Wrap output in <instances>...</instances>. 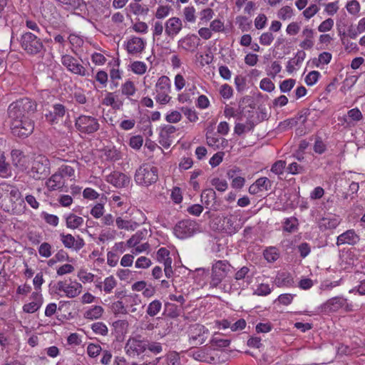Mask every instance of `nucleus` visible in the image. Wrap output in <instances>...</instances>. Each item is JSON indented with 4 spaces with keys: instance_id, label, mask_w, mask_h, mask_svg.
<instances>
[{
    "instance_id": "nucleus-55",
    "label": "nucleus",
    "mask_w": 365,
    "mask_h": 365,
    "mask_svg": "<svg viewBox=\"0 0 365 365\" xmlns=\"http://www.w3.org/2000/svg\"><path fill=\"white\" fill-rule=\"evenodd\" d=\"M39 255L43 257H49L51 255V246L48 242H43L38 248Z\"/></svg>"
},
{
    "instance_id": "nucleus-12",
    "label": "nucleus",
    "mask_w": 365,
    "mask_h": 365,
    "mask_svg": "<svg viewBox=\"0 0 365 365\" xmlns=\"http://www.w3.org/2000/svg\"><path fill=\"white\" fill-rule=\"evenodd\" d=\"M346 302V299L340 297H335L321 305L320 310L323 313L334 312L338 311L344 307Z\"/></svg>"
},
{
    "instance_id": "nucleus-18",
    "label": "nucleus",
    "mask_w": 365,
    "mask_h": 365,
    "mask_svg": "<svg viewBox=\"0 0 365 365\" xmlns=\"http://www.w3.org/2000/svg\"><path fill=\"white\" fill-rule=\"evenodd\" d=\"M66 113V108L63 105L57 103L53 106L51 110L45 115V118L47 121L51 123H58Z\"/></svg>"
},
{
    "instance_id": "nucleus-47",
    "label": "nucleus",
    "mask_w": 365,
    "mask_h": 365,
    "mask_svg": "<svg viewBox=\"0 0 365 365\" xmlns=\"http://www.w3.org/2000/svg\"><path fill=\"white\" fill-rule=\"evenodd\" d=\"M293 15L292 9L289 6H283L278 11L277 16L282 20L290 19Z\"/></svg>"
},
{
    "instance_id": "nucleus-11",
    "label": "nucleus",
    "mask_w": 365,
    "mask_h": 365,
    "mask_svg": "<svg viewBox=\"0 0 365 365\" xmlns=\"http://www.w3.org/2000/svg\"><path fill=\"white\" fill-rule=\"evenodd\" d=\"M146 42L140 37L131 36L125 44V49L129 54L135 55L140 53L145 49Z\"/></svg>"
},
{
    "instance_id": "nucleus-9",
    "label": "nucleus",
    "mask_w": 365,
    "mask_h": 365,
    "mask_svg": "<svg viewBox=\"0 0 365 365\" xmlns=\"http://www.w3.org/2000/svg\"><path fill=\"white\" fill-rule=\"evenodd\" d=\"M61 63L71 73L79 75L81 76H86L88 75V71L86 68L79 63L76 58L68 54L63 55L61 57Z\"/></svg>"
},
{
    "instance_id": "nucleus-1",
    "label": "nucleus",
    "mask_w": 365,
    "mask_h": 365,
    "mask_svg": "<svg viewBox=\"0 0 365 365\" xmlns=\"http://www.w3.org/2000/svg\"><path fill=\"white\" fill-rule=\"evenodd\" d=\"M36 110V102L29 98H20L9 105L8 115L14 135L24 138L33 133L34 123L31 117Z\"/></svg>"
},
{
    "instance_id": "nucleus-26",
    "label": "nucleus",
    "mask_w": 365,
    "mask_h": 365,
    "mask_svg": "<svg viewBox=\"0 0 365 365\" xmlns=\"http://www.w3.org/2000/svg\"><path fill=\"white\" fill-rule=\"evenodd\" d=\"M340 223L339 218L333 217H323L319 222V227L324 230L335 229Z\"/></svg>"
},
{
    "instance_id": "nucleus-24",
    "label": "nucleus",
    "mask_w": 365,
    "mask_h": 365,
    "mask_svg": "<svg viewBox=\"0 0 365 365\" xmlns=\"http://www.w3.org/2000/svg\"><path fill=\"white\" fill-rule=\"evenodd\" d=\"M306 53L304 51H298L294 58L287 62V71L292 73L295 70L294 65H299L305 58Z\"/></svg>"
},
{
    "instance_id": "nucleus-13",
    "label": "nucleus",
    "mask_w": 365,
    "mask_h": 365,
    "mask_svg": "<svg viewBox=\"0 0 365 365\" xmlns=\"http://www.w3.org/2000/svg\"><path fill=\"white\" fill-rule=\"evenodd\" d=\"M106 180L116 187H125L130 182V178L123 173L113 171L106 176Z\"/></svg>"
},
{
    "instance_id": "nucleus-51",
    "label": "nucleus",
    "mask_w": 365,
    "mask_h": 365,
    "mask_svg": "<svg viewBox=\"0 0 365 365\" xmlns=\"http://www.w3.org/2000/svg\"><path fill=\"white\" fill-rule=\"evenodd\" d=\"M102 351V349L100 345L95 344H90L87 347V353L91 358H95Z\"/></svg>"
},
{
    "instance_id": "nucleus-56",
    "label": "nucleus",
    "mask_w": 365,
    "mask_h": 365,
    "mask_svg": "<svg viewBox=\"0 0 365 365\" xmlns=\"http://www.w3.org/2000/svg\"><path fill=\"white\" fill-rule=\"evenodd\" d=\"M236 22L239 25V28L242 31H245L250 29V22H248V19L244 16H239L236 18Z\"/></svg>"
},
{
    "instance_id": "nucleus-64",
    "label": "nucleus",
    "mask_w": 365,
    "mask_h": 365,
    "mask_svg": "<svg viewBox=\"0 0 365 365\" xmlns=\"http://www.w3.org/2000/svg\"><path fill=\"white\" fill-rule=\"evenodd\" d=\"M195 9L193 6H187L184 9V16L188 22H194L195 21Z\"/></svg>"
},
{
    "instance_id": "nucleus-49",
    "label": "nucleus",
    "mask_w": 365,
    "mask_h": 365,
    "mask_svg": "<svg viewBox=\"0 0 365 365\" xmlns=\"http://www.w3.org/2000/svg\"><path fill=\"white\" fill-rule=\"evenodd\" d=\"M331 59V54L329 52H323L319 55L318 58H314L313 63L317 61V66H319L320 63L328 64Z\"/></svg>"
},
{
    "instance_id": "nucleus-37",
    "label": "nucleus",
    "mask_w": 365,
    "mask_h": 365,
    "mask_svg": "<svg viewBox=\"0 0 365 365\" xmlns=\"http://www.w3.org/2000/svg\"><path fill=\"white\" fill-rule=\"evenodd\" d=\"M190 355L199 361H208V354L203 349L190 350Z\"/></svg>"
},
{
    "instance_id": "nucleus-44",
    "label": "nucleus",
    "mask_w": 365,
    "mask_h": 365,
    "mask_svg": "<svg viewBox=\"0 0 365 365\" xmlns=\"http://www.w3.org/2000/svg\"><path fill=\"white\" fill-rule=\"evenodd\" d=\"M298 225L297 220L295 217L286 219L284 225V230L292 232L297 230Z\"/></svg>"
},
{
    "instance_id": "nucleus-10",
    "label": "nucleus",
    "mask_w": 365,
    "mask_h": 365,
    "mask_svg": "<svg viewBox=\"0 0 365 365\" xmlns=\"http://www.w3.org/2000/svg\"><path fill=\"white\" fill-rule=\"evenodd\" d=\"M60 239L66 248L80 250L85 245V242L79 235L75 238L71 234H60Z\"/></svg>"
},
{
    "instance_id": "nucleus-54",
    "label": "nucleus",
    "mask_w": 365,
    "mask_h": 365,
    "mask_svg": "<svg viewBox=\"0 0 365 365\" xmlns=\"http://www.w3.org/2000/svg\"><path fill=\"white\" fill-rule=\"evenodd\" d=\"M319 76V71H312L305 77V82L308 86H313L318 81Z\"/></svg>"
},
{
    "instance_id": "nucleus-61",
    "label": "nucleus",
    "mask_w": 365,
    "mask_h": 365,
    "mask_svg": "<svg viewBox=\"0 0 365 365\" xmlns=\"http://www.w3.org/2000/svg\"><path fill=\"white\" fill-rule=\"evenodd\" d=\"M285 165H286L285 161L278 160L272 165L271 171L276 175L282 174L284 169L285 168Z\"/></svg>"
},
{
    "instance_id": "nucleus-33",
    "label": "nucleus",
    "mask_w": 365,
    "mask_h": 365,
    "mask_svg": "<svg viewBox=\"0 0 365 365\" xmlns=\"http://www.w3.org/2000/svg\"><path fill=\"white\" fill-rule=\"evenodd\" d=\"M162 309V303L158 299H155L153 302H151L147 308L146 313L150 317H155L156 316L161 310Z\"/></svg>"
},
{
    "instance_id": "nucleus-2",
    "label": "nucleus",
    "mask_w": 365,
    "mask_h": 365,
    "mask_svg": "<svg viewBox=\"0 0 365 365\" xmlns=\"http://www.w3.org/2000/svg\"><path fill=\"white\" fill-rule=\"evenodd\" d=\"M20 44L22 49L30 56H43L46 52L41 39L31 32H26L21 35Z\"/></svg>"
},
{
    "instance_id": "nucleus-63",
    "label": "nucleus",
    "mask_w": 365,
    "mask_h": 365,
    "mask_svg": "<svg viewBox=\"0 0 365 365\" xmlns=\"http://www.w3.org/2000/svg\"><path fill=\"white\" fill-rule=\"evenodd\" d=\"M274 40V36L271 32L263 33L259 37V42L262 45L269 46Z\"/></svg>"
},
{
    "instance_id": "nucleus-14",
    "label": "nucleus",
    "mask_w": 365,
    "mask_h": 365,
    "mask_svg": "<svg viewBox=\"0 0 365 365\" xmlns=\"http://www.w3.org/2000/svg\"><path fill=\"white\" fill-rule=\"evenodd\" d=\"M182 28V21L178 17H172L165 23V32L169 37L173 38L179 34Z\"/></svg>"
},
{
    "instance_id": "nucleus-25",
    "label": "nucleus",
    "mask_w": 365,
    "mask_h": 365,
    "mask_svg": "<svg viewBox=\"0 0 365 365\" xmlns=\"http://www.w3.org/2000/svg\"><path fill=\"white\" fill-rule=\"evenodd\" d=\"M181 311V307L175 304L167 302L165 304L163 314L170 318L175 319L180 316Z\"/></svg>"
},
{
    "instance_id": "nucleus-39",
    "label": "nucleus",
    "mask_w": 365,
    "mask_h": 365,
    "mask_svg": "<svg viewBox=\"0 0 365 365\" xmlns=\"http://www.w3.org/2000/svg\"><path fill=\"white\" fill-rule=\"evenodd\" d=\"M347 118L351 120L359 121L362 119L361 112L358 108H353L348 111L347 116L344 118V122L349 123Z\"/></svg>"
},
{
    "instance_id": "nucleus-62",
    "label": "nucleus",
    "mask_w": 365,
    "mask_h": 365,
    "mask_svg": "<svg viewBox=\"0 0 365 365\" xmlns=\"http://www.w3.org/2000/svg\"><path fill=\"white\" fill-rule=\"evenodd\" d=\"M142 239L143 232H138L127 241V246L128 247H133L139 244Z\"/></svg>"
},
{
    "instance_id": "nucleus-48",
    "label": "nucleus",
    "mask_w": 365,
    "mask_h": 365,
    "mask_svg": "<svg viewBox=\"0 0 365 365\" xmlns=\"http://www.w3.org/2000/svg\"><path fill=\"white\" fill-rule=\"evenodd\" d=\"M58 172L61 173V175L64 177H73L74 176L75 173V168L74 167L68 165H62L58 168Z\"/></svg>"
},
{
    "instance_id": "nucleus-58",
    "label": "nucleus",
    "mask_w": 365,
    "mask_h": 365,
    "mask_svg": "<svg viewBox=\"0 0 365 365\" xmlns=\"http://www.w3.org/2000/svg\"><path fill=\"white\" fill-rule=\"evenodd\" d=\"M41 217L48 224L51 225L56 227L58 224V217L56 215L43 212L41 213Z\"/></svg>"
},
{
    "instance_id": "nucleus-4",
    "label": "nucleus",
    "mask_w": 365,
    "mask_h": 365,
    "mask_svg": "<svg viewBox=\"0 0 365 365\" xmlns=\"http://www.w3.org/2000/svg\"><path fill=\"white\" fill-rule=\"evenodd\" d=\"M50 161L43 155H39L33 162L29 175L34 180L46 179L50 175Z\"/></svg>"
},
{
    "instance_id": "nucleus-22",
    "label": "nucleus",
    "mask_w": 365,
    "mask_h": 365,
    "mask_svg": "<svg viewBox=\"0 0 365 365\" xmlns=\"http://www.w3.org/2000/svg\"><path fill=\"white\" fill-rule=\"evenodd\" d=\"M63 178V177L58 171L52 175L46 182V186L48 190H56L61 188L64 184Z\"/></svg>"
},
{
    "instance_id": "nucleus-27",
    "label": "nucleus",
    "mask_w": 365,
    "mask_h": 365,
    "mask_svg": "<svg viewBox=\"0 0 365 365\" xmlns=\"http://www.w3.org/2000/svg\"><path fill=\"white\" fill-rule=\"evenodd\" d=\"M250 269L248 267L244 266L237 270L234 276L235 279L237 281L244 280L249 284L251 282L252 275H249Z\"/></svg>"
},
{
    "instance_id": "nucleus-19",
    "label": "nucleus",
    "mask_w": 365,
    "mask_h": 365,
    "mask_svg": "<svg viewBox=\"0 0 365 365\" xmlns=\"http://www.w3.org/2000/svg\"><path fill=\"white\" fill-rule=\"evenodd\" d=\"M237 221L236 217L233 215L224 217L222 220L221 227L227 233L230 235L235 234L240 228Z\"/></svg>"
},
{
    "instance_id": "nucleus-57",
    "label": "nucleus",
    "mask_w": 365,
    "mask_h": 365,
    "mask_svg": "<svg viewBox=\"0 0 365 365\" xmlns=\"http://www.w3.org/2000/svg\"><path fill=\"white\" fill-rule=\"evenodd\" d=\"M271 292L272 289L269 287V284H260L255 291L254 294L259 296H267L270 294Z\"/></svg>"
},
{
    "instance_id": "nucleus-5",
    "label": "nucleus",
    "mask_w": 365,
    "mask_h": 365,
    "mask_svg": "<svg viewBox=\"0 0 365 365\" xmlns=\"http://www.w3.org/2000/svg\"><path fill=\"white\" fill-rule=\"evenodd\" d=\"M232 266L227 260H218L212 264L210 285L217 287L230 272Z\"/></svg>"
},
{
    "instance_id": "nucleus-28",
    "label": "nucleus",
    "mask_w": 365,
    "mask_h": 365,
    "mask_svg": "<svg viewBox=\"0 0 365 365\" xmlns=\"http://www.w3.org/2000/svg\"><path fill=\"white\" fill-rule=\"evenodd\" d=\"M236 173H237V170H230L227 172V177L229 178L232 179V187L236 188V189H240L244 186L245 180L242 177L236 176Z\"/></svg>"
},
{
    "instance_id": "nucleus-20",
    "label": "nucleus",
    "mask_w": 365,
    "mask_h": 365,
    "mask_svg": "<svg viewBox=\"0 0 365 365\" xmlns=\"http://www.w3.org/2000/svg\"><path fill=\"white\" fill-rule=\"evenodd\" d=\"M274 282L278 287H291L294 286V278L290 273L286 272L278 273Z\"/></svg>"
},
{
    "instance_id": "nucleus-52",
    "label": "nucleus",
    "mask_w": 365,
    "mask_h": 365,
    "mask_svg": "<svg viewBox=\"0 0 365 365\" xmlns=\"http://www.w3.org/2000/svg\"><path fill=\"white\" fill-rule=\"evenodd\" d=\"M211 183L220 192H223L227 188V183L225 180H220L218 178H215L212 180Z\"/></svg>"
},
{
    "instance_id": "nucleus-38",
    "label": "nucleus",
    "mask_w": 365,
    "mask_h": 365,
    "mask_svg": "<svg viewBox=\"0 0 365 365\" xmlns=\"http://www.w3.org/2000/svg\"><path fill=\"white\" fill-rule=\"evenodd\" d=\"M111 310L112 312H113V314L117 316L118 314H128V311L125 308V307L124 306L123 302L121 301H117V302H113L112 304H111Z\"/></svg>"
},
{
    "instance_id": "nucleus-36",
    "label": "nucleus",
    "mask_w": 365,
    "mask_h": 365,
    "mask_svg": "<svg viewBox=\"0 0 365 365\" xmlns=\"http://www.w3.org/2000/svg\"><path fill=\"white\" fill-rule=\"evenodd\" d=\"M197 37L195 35H192V36H186L179 41V43L181 44V46L185 49L189 50L192 48H194L197 45L195 42V39H197Z\"/></svg>"
},
{
    "instance_id": "nucleus-15",
    "label": "nucleus",
    "mask_w": 365,
    "mask_h": 365,
    "mask_svg": "<svg viewBox=\"0 0 365 365\" xmlns=\"http://www.w3.org/2000/svg\"><path fill=\"white\" fill-rule=\"evenodd\" d=\"M359 240L360 237L356 232L354 230H349L337 237L336 245L341 246L345 244L354 245L357 244Z\"/></svg>"
},
{
    "instance_id": "nucleus-21",
    "label": "nucleus",
    "mask_w": 365,
    "mask_h": 365,
    "mask_svg": "<svg viewBox=\"0 0 365 365\" xmlns=\"http://www.w3.org/2000/svg\"><path fill=\"white\" fill-rule=\"evenodd\" d=\"M11 161L14 166L19 170H24L26 165L25 155L18 149H14L11 152Z\"/></svg>"
},
{
    "instance_id": "nucleus-31",
    "label": "nucleus",
    "mask_w": 365,
    "mask_h": 365,
    "mask_svg": "<svg viewBox=\"0 0 365 365\" xmlns=\"http://www.w3.org/2000/svg\"><path fill=\"white\" fill-rule=\"evenodd\" d=\"M82 286L77 282H71L67 285L66 294L70 298H73L78 296L81 292Z\"/></svg>"
},
{
    "instance_id": "nucleus-29",
    "label": "nucleus",
    "mask_w": 365,
    "mask_h": 365,
    "mask_svg": "<svg viewBox=\"0 0 365 365\" xmlns=\"http://www.w3.org/2000/svg\"><path fill=\"white\" fill-rule=\"evenodd\" d=\"M66 226L68 228L76 229L83 223V219L74 214H70L66 218Z\"/></svg>"
},
{
    "instance_id": "nucleus-7",
    "label": "nucleus",
    "mask_w": 365,
    "mask_h": 365,
    "mask_svg": "<svg viewBox=\"0 0 365 365\" xmlns=\"http://www.w3.org/2000/svg\"><path fill=\"white\" fill-rule=\"evenodd\" d=\"M197 225L195 221L184 220L180 221L174 227L175 235L180 239H185L193 235L196 232Z\"/></svg>"
},
{
    "instance_id": "nucleus-41",
    "label": "nucleus",
    "mask_w": 365,
    "mask_h": 365,
    "mask_svg": "<svg viewBox=\"0 0 365 365\" xmlns=\"http://www.w3.org/2000/svg\"><path fill=\"white\" fill-rule=\"evenodd\" d=\"M91 329L97 334L106 336L108 334V330L106 325L103 322H96L91 325Z\"/></svg>"
},
{
    "instance_id": "nucleus-35",
    "label": "nucleus",
    "mask_w": 365,
    "mask_h": 365,
    "mask_svg": "<svg viewBox=\"0 0 365 365\" xmlns=\"http://www.w3.org/2000/svg\"><path fill=\"white\" fill-rule=\"evenodd\" d=\"M264 257L267 262H274L279 258V253L276 247H271L264 251Z\"/></svg>"
},
{
    "instance_id": "nucleus-6",
    "label": "nucleus",
    "mask_w": 365,
    "mask_h": 365,
    "mask_svg": "<svg viewBox=\"0 0 365 365\" xmlns=\"http://www.w3.org/2000/svg\"><path fill=\"white\" fill-rule=\"evenodd\" d=\"M76 129L81 133L91 135L100 128L98 120L91 115H81L75 121Z\"/></svg>"
},
{
    "instance_id": "nucleus-53",
    "label": "nucleus",
    "mask_w": 365,
    "mask_h": 365,
    "mask_svg": "<svg viewBox=\"0 0 365 365\" xmlns=\"http://www.w3.org/2000/svg\"><path fill=\"white\" fill-rule=\"evenodd\" d=\"M103 289L106 293H110L117 284L116 281L113 276L106 277L103 282Z\"/></svg>"
},
{
    "instance_id": "nucleus-8",
    "label": "nucleus",
    "mask_w": 365,
    "mask_h": 365,
    "mask_svg": "<svg viewBox=\"0 0 365 365\" xmlns=\"http://www.w3.org/2000/svg\"><path fill=\"white\" fill-rule=\"evenodd\" d=\"M148 341L140 336L130 338L125 344L126 353L130 356L140 355L147 349Z\"/></svg>"
},
{
    "instance_id": "nucleus-59",
    "label": "nucleus",
    "mask_w": 365,
    "mask_h": 365,
    "mask_svg": "<svg viewBox=\"0 0 365 365\" xmlns=\"http://www.w3.org/2000/svg\"><path fill=\"white\" fill-rule=\"evenodd\" d=\"M259 87L262 90L267 92L272 91L275 88L272 81L267 78H264L260 81Z\"/></svg>"
},
{
    "instance_id": "nucleus-40",
    "label": "nucleus",
    "mask_w": 365,
    "mask_h": 365,
    "mask_svg": "<svg viewBox=\"0 0 365 365\" xmlns=\"http://www.w3.org/2000/svg\"><path fill=\"white\" fill-rule=\"evenodd\" d=\"M131 71L138 75H143L146 72L147 66L145 63L142 61H134L132 63L131 66Z\"/></svg>"
},
{
    "instance_id": "nucleus-23",
    "label": "nucleus",
    "mask_w": 365,
    "mask_h": 365,
    "mask_svg": "<svg viewBox=\"0 0 365 365\" xmlns=\"http://www.w3.org/2000/svg\"><path fill=\"white\" fill-rule=\"evenodd\" d=\"M0 188L1 190L6 191V192H9L11 201L19 200V204L23 205L24 207H25L24 200L21 198V194L20 191L19 190V189H17L15 187L11 186L9 185H6V184H1Z\"/></svg>"
},
{
    "instance_id": "nucleus-50",
    "label": "nucleus",
    "mask_w": 365,
    "mask_h": 365,
    "mask_svg": "<svg viewBox=\"0 0 365 365\" xmlns=\"http://www.w3.org/2000/svg\"><path fill=\"white\" fill-rule=\"evenodd\" d=\"M143 143V138L141 135H134L130 138L129 145L135 150H139L141 148Z\"/></svg>"
},
{
    "instance_id": "nucleus-34",
    "label": "nucleus",
    "mask_w": 365,
    "mask_h": 365,
    "mask_svg": "<svg viewBox=\"0 0 365 365\" xmlns=\"http://www.w3.org/2000/svg\"><path fill=\"white\" fill-rule=\"evenodd\" d=\"M210 344L213 347L225 348L230 345V340L220 338V334H215L211 339Z\"/></svg>"
},
{
    "instance_id": "nucleus-46",
    "label": "nucleus",
    "mask_w": 365,
    "mask_h": 365,
    "mask_svg": "<svg viewBox=\"0 0 365 365\" xmlns=\"http://www.w3.org/2000/svg\"><path fill=\"white\" fill-rule=\"evenodd\" d=\"M255 182L260 191L264 190H268L272 186V182L266 177L260 178L257 179Z\"/></svg>"
},
{
    "instance_id": "nucleus-3",
    "label": "nucleus",
    "mask_w": 365,
    "mask_h": 365,
    "mask_svg": "<svg viewBox=\"0 0 365 365\" xmlns=\"http://www.w3.org/2000/svg\"><path fill=\"white\" fill-rule=\"evenodd\" d=\"M134 179L139 185L149 186L158 179V168L150 164H143L136 170Z\"/></svg>"
},
{
    "instance_id": "nucleus-42",
    "label": "nucleus",
    "mask_w": 365,
    "mask_h": 365,
    "mask_svg": "<svg viewBox=\"0 0 365 365\" xmlns=\"http://www.w3.org/2000/svg\"><path fill=\"white\" fill-rule=\"evenodd\" d=\"M327 150V145L319 136L314 138V150L318 154L324 153Z\"/></svg>"
},
{
    "instance_id": "nucleus-45",
    "label": "nucleus",
    "mask_w": 365,
    "mask_h": 365,
    "mask_svg": "<svg viewBox=\"0 0 365 365\" xmlns=\"http://www.w3.org/2000/svg\"><path fill=\"white\" fill-rule=\"evenodd\" d=\"M296 83V80L289 78L283 81L279 85V89L282 93H287L290 91Z\"/></svg>"
},
{
    "instance_id": "nucleus-16",
    "label": "nucleus",
    "mask_w": 365,
    "mask_h": 365,
    "mask_svg": "<svg viewBox=\"0 0 365 365\" xmlns=\"http://www.w3.org/2000/svg\"><path fill=\"white\" fill-rule=\"evenodd\" d=\"M201 200L205 205L206 208L217 210L218 204L216 202V193L212 188L205 189L201 194Z\"/></svg>"
},
{
    "instance_id": "nucleus-32",
    "label": "nucleus",
    "mask_w": 365,
    "mask_h": 365,
    "mask_svg": "<svg viewBox=\"0 0 365 365\" xmlns=\"http://www.w3.org/2000/svg\"><path fill=\"white\" fill-rule=\"evenodd\" d=\"M156 92H169L170 89V79L168 76H163L159 78L156 83Z\"/></svg>"
},
{
    "instance_id": "nucleus-17",
    "label": "nucleus",
    "mask_w": 365,
    "mask_h": 365,
    "mask_svg": "<svg viewBox=\"0 0 365 365\" xmlns=\"http://www.w3.org/2000/svg\"><path fill=\"white\" fill-rule=\"evenodd\" d=\"M176 131L173 125H167L162 128L159 134V143L165 148H168L172 143L171 135Z\"/></svg>"
},
{
    "instance_id": "nucleus-60",
    "label": "nucleus",
    "mask_w": 365,
    "mask_h": 365,
    "mask_svg": "<svg viewBox=\"0 0 365 365\" xmlns=\"http://www.w3.org/2000/svg\"><path fill=\"white\" fill-rule=\"evenodd\" d=\"M181 110L190 122H195L198 119V116L195 110L182 107Z\"/></svg>"
},
{
    "instance_id": "nucleus-43",
    "label": "nucleus",
    "mask_w": 365,
    "mask_h": 365,
    "mask_svg": "<svg viewBox=\"0 0 365 365\" xmlns=\"http://www.w3.org/2000/svg\"><path fill=\"white\" fill-rule=\"evenodd\" d=\"M122 94L130 96H133L135 92V88L133 82L127 81L121 87Z\"/></svg>"
},
{
    "instance_id": "nucleus-30",
    "label": "nucleus",
    "mask_w": 365,
    "mask_h": 365,
    "mask_svg": "<svg viewBox=\"0 0 365 365\" xmlns=\"http://www.w3.org/2000/svg\"><path fill=\"white\" fill-rule=\"evenodd\" d=\"M103 313V309L102 307L94 306L84 313V317L91 320L97 319L101 317Z\"/></svg>"
}]
</instances>
